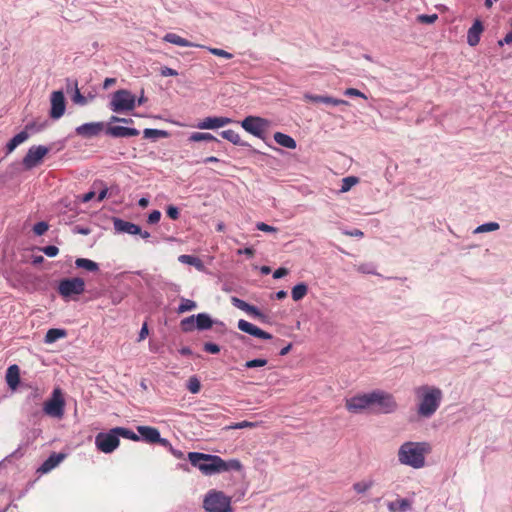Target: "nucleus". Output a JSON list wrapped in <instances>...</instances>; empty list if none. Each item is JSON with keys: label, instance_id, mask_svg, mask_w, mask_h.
Here are the masks:
<instances>
[{"label": "nucleus", "instance_id": "obj_19", "mask_svg": "<svg viewBox=\"0 0 512 512\" xmlns=\"http://www.w3.org/2000/svg\"><path fill=\"white\" fill-rule=\"evenodd\" d=\"M139 130L132 127L108 125L105 134L114 138L134 137L139 135Z\"/></svg>", "mask_w": 512, "mask_h": 512}, {"label": "nucleus", "instance_id": "obj_38", "mask_svg": "<svg viewBox=\"0 0 512 512\" xmlns=\"http://www.w3.org/2000/svg\"><path fill=\"white\" fill-rule=\"evenodd\" d=\"M113 431L117 434V437L120 439V437H123L125 439H129L132 441H140V437L138 434H136L134 431H132L129 428L126 427H114Z\"/></svg>", "mask_w": 512, "mask_h": 512}, {"label": "nucleus", "instance_id": "obj_43", "mask_svg": "<svg viewBox=\"0 0 512 512\" xmlns=\"http://www.w3.org/2000/svg\"><path fill=\"white\" fill-rule=\"evenodd\" d=\"M74 85V92H73V95L71 97L72 101L75 103V104H78V105H81V106H84L88 103V98L83 96L78 88V83H72Z\"/></svg>", "mask_w": 512, "mask_h": 512}, {"label": "nucleus", "instance_id": "obj_55", "mask_svg": "<svg viewBox=\"0 0 512 512\" xmlns=\"http://www.w3.org/2000/svg\"><path fill=\"white\" fill-rule=\"evenodd\" d=\"M437 19H438L437 14H431V15L421 14L418 16L419 22L426 23V24H433Z\"/></svg>", "mask_w": 512, "mask_h": 512}, {"label": "nucleus", "instance_id": "obj_61", "mask_svg": "<svg viewBox=\"0 0 512 512\" xmlns=\"http://www.w3.org/2000/svg\"><path fill=\"white\" fill-rule=\"evenodd\" d=\"M256 228L260 231H263V232H268V233H271V232H276L277 231V228L274 227V226H271V225H268L264 222H258L256 224Z\"/></svg>", "mask_w": 512, "mask_h": 512}, {"label": "nucleus", "instance_id": "obj_13", "mask_svg": "<svg viewBox=\"0 0 512 512\" xmlns=\"http://www.w3.org/2000/svg\"><path fill=\"white\" fill-rule=\"evenodd\" d=\"M51 109L49 112V115L52 119H59L61 118L66 109V101L63 91H54L51 94Z\"/></svg>", "mask_w": 512, "mask_h": 512}, {"label": "nucleus", "instance_id": "obj_46", "mask_svg": "<svg viewBox=\"0 0 512 512\" xmlns=\"http://www.w3.org/2000/svg\"><path fill=\"white\" fill-rule=\"evenodd\" d=\"M373 481L370 480V481H360V482H356L353 484V489L361 494V493H365L366 491H368L372 486H373Z\"/></svg>", "mask_w": 512, "mask_h": 512}, {"label": "nucleus", "instance_id": "obj_27", "mask_svg": "<svg viewBox=\"0 0 512 512\" xmlns=\"http://www.w3.org/2000/svg\"><path fill=\"white\" fill-rule=\"evenodd\" d=\"M196 329L199 331H204L211 329L215 323V319L205 312L199 313L195 315Z\"/></svg>", "mask_w": 512, "mask_h": 512}, {"label": "nucleus", "instance_id": "obj_17", "mask_svg": "<svg viewBox=\"0 0 512 512\" xmlns=\"http://www.w3.org/2000/svg\"><path fill=\"white\" fill-rule=\"evenodd\" d=\"M242 464L238 459L223 460L220 456L215 455L213 474L226 471H240Z\"/></svg>", "mask_w": 512, "mask_h": 512}, {"label": "nucleus", "instance_id": "obj_7", "mask_svg": "<svg viewBox=\"0 0 512 512\" xmlns=\"http://www.w3.org/2000/svg\"><path fill=\"white\" fill-rule=\"evenodd\" d=\"M241 127L251 135L265 140V132L270 126L268 119L259 116H247L241 122Z\"/></svg>", "mask_w": 512, "mask_h": 512}, {"label": "nucleus", "instance_id": "obj_58", "mask_svg": "<svg viewBox=\"0 0 512 512\" xmlns=\"http://www.w3.org/2000/svg\"><path fill=\"white\" fill-rule=\"evenodd\" d=\"M344 95L345 96H354V97H361V98H364V99H367V96L362 93L360 90L356 89V88H347L345 91H344Z\"/></svg>", "mask_w": 512, "mask_h": 512}, {"label": "nucleus", "instance_id": "obj_42", "mask_svg": "<svg viewBox=\"0 0 512 512\" xmlns=\"http://www.w3.org/2000/svg\"><path fill=\"white\" fill-rule=\"evenodd\" d=\"M197 307V304L195 301L193 300H190V299H186V298H181V302L177 308V312L178 313H184V312H187V311H192L194 310L195 308Z\"/></svg>", "mask_w": 512, "mask_h": 512}, {"label": "nucleus", "instance_id": "obj_39", "mask_svg": "<svg viewBox=\"0 0 512 512\" xmlns=\"http://www.w3.org/2000/svg\"><path fill=\"white\" fill-rule=\"evenodd\" d=\"M308 292V286L306 283L301 282L296 284L291 291L292 299L294 301H300L302 300Z\"/></svg>", "mask_w": 512, "mask_h": 512}, {"label": "nucleus", "instance_id": "obj_4", "mask_svg": "<svg viewBox=\"0 0 512 512\" xmlns=\"http://www.w3.org/2000/svg\"><path fill=\"white\" fill-rule=\"evenodd\" d=\"M136 106V97L127 89L115 91L109 102V108L115 113L131 111Z\"/></svg>", "mask_w": 512, "mask_h": 512}, {"label": "nucleus", "instance_id": "obj_30", "mask_svg": "<svg viewBox=\"0 0 512 512\" xmlns=\"http://www.w3.org/2000/svg\"><path fill=\"white\" fill-rule=\"evenodd\" d=\"M30 392L26 396L24 404L23 405H33V404H40L44 391L40 389L38 386H29Z\"/></svg>", "mask_w": 512, "mask_h": 512}, {"label": "nucleus", "instance_id": "obj_24", "mask_svg": "<svg viewBox=\"0 0 512 512\" xmlns=\"http://www.w3.org/2000/svg\"><path fill=\"white\" fill-rule=\"evenodd\" d=\"M138 436L140 437V441L146 442L148 444H156V440H158V434L160 431L152 426H137Z\"/></svg>", "mask_w": 512, "mask_h": 512}, {"label": "nucleus", "instance_id": "obj_14", "mask_svg": "<svg viewBox=\"0 0 512 512\" xmlns=\"http://www.w3.org/2000/svg\"><path fill=\"white\" fill-rule=\"evenodd\" d=\"M105 128L103 122L84 123L75 129V133L83 138H93L98 136Z\"/></svg>", "mask_w": 512, "mask_h": 512}, {"label": "nucleus", "instance_id": "obj_36", "mask_svg": "<svg viewBox=\"0 0 512 512\" xmlns=\"http://www.w3.org/2000/svg\"><path fill=\"white\" fill-rule=\"evenodd\" d=\"M170 133L166 130L154 129V128H146L143 130V137L145 139H151L156 141L159 138H168Z\"/></svg>", "mask_w": 512, "mask_h": 512}, {"label": "nucleus", "instance_id": "obj_59", "mask_svg": "<svg viewBox=\"0 0 512 512\" xmlns=\"http://www.w3.org/2000/svg\"><path fill=\"white\" fill-rule=\"evenodd\" d=\"M215 332L220 334V335H224L228 332V328L226 326V324L222 321H219L217 319H215Z\"/></svg>", "mask_w": 512, "mask_h": 512}, {"label": "nucleus", "instance_id": "obj_20", "mask_svg": "<svg viewBox=\"0 0 512 512\" xmlns=\"http://www.w3.org/2000/svg\"><path fill=\"white\" fill-rule=\"evenodd\" d=\"M220 135L224 139H226L227 141L231 142L234 145L248 147L251 154H255V155L256 154H261V155H264V153H262L261 151L253 148L248 142L243 141L240 138V135L237 132H235L234 130H231V129L224 130V131H222L220 133Z\"/></svg>", "mask_w": 512, "mask_h": 512}, {"label": "nucleus", "instance_id": "obj_50", "mask_svg": "<svg viewBox=\"0 0 512 512\" xmlns=\"http://www.w3.org/2000/svg\"><path fill=\"white\" fill-rule=\"evenodd\" d=\"M208 51L215 55V56H218V57H223V58H226V59H231L233 58V54L228 52V51H225L223 49H220V48H210V47H207Z\"/></svg>", "mask_w": 512, "mask_h": 512}, {"label": "nucleus", "instance_id": "obj_53", "mask_svg": "<svg viewBox=\"0 0 512 512\" xmlns=\"http://www.w3.org/2000/svg\"><path fill=\"white\" fill-rule=\"evenodd\" d=\"M167 216L172 220H177L180 216L179 208L174 205H169L166 209Z\"/></svg>", "mask_w": 512, "mask_h": 512}, {"label": "nucleus", "instance_id": "obj_11", "mask_svg": "<svg viewBox=\"0 0 512 512\" xmlns=\"http://www.w3.org/2000/svg\"><path fill=\"white\" fill-rule=\"evenodd\" d=\"M50 148L44 145L31 146L22 159V165L25 170H30L38 166L43 158L49 153Z\"/></svg>", "mask_w": 512, "mask_h": 512}, {"label": "nucleus", "instance_id": "obj_51", "mask_svg": "<svg viewBox=\"0 0 512 512\" xmlns=\"http://www.w3.org/2000/svg\"><path fill=\"white\" fill-rule=\"evenodd\" d=\"M40 250L45 255H47L48 257H51V258L57 256L59 253V249L55 245H47V246L40 248Z\"/></svg>", "mask_w": 512, "mask_h": 512}, {"label": "nucleus", "instance_id": "obj_6", "mask_svg": "<svg viewBox=\"0 0 512 512\" xmlns=\"http://www.w3.org/2000/svg\"><path fill=\"white\" fill-rule=\"evenodd\" d=\"M43 412L45 415L56 419H62L65 413V400L60 388H55L51 397L44 402Z\"/></svg>", "mask_w": 512, "mask_h": 512}, {"label": "nucleus", "instance_id": "obj_31", "mask_svg": "<svg viewBox=\"0 0 512 512\" xmlns=\"http://www.w3.org/2000/svg\"><path fill=\"white\" fill-rule=\"evenodd\" d=\"M275 142L285 148L288 149H295L297 146V143L294 138H292L290 135L282 133V132H276L273 136Z\"/></svg>", "mask_w": 512, "mask_h": 512}, {"label": "nucleus", "instance_id": "obj_33", "mask_svg": "<svg viewBox=\"0 0 512 512\" xmlns=\"http://www.w3.org/2000/svg\"><path fill=\"white\" fill-rule=\"evenodd\" d=\"M178 261L182 264L194 266L198 271H204L205 269L203 261L197 256L182 254L178 257Z\"/></svg>", "mask_w": 512, "mask_h": 512}, {"label": "nucleus", "instance_id": "obj_49", "mask_svg": "<svg viewBox=\"0 0 512 512\" xmlns=\"http://www.w3.org/2000/svg\"><path fill=\"white\" fill-rule=\"evenodd\" d=\"M256 426H257V424L254 422L242 421V422L233 423V424L227 426L226 428L236 430V429H244V428H254Z\"/></svg>", "mask_w": 512, "mask_h": 512}, {"label": "nucleus", "instance_id": "obj_16", "mask_svg": "<svg viewBox=\"0 0 512 512\" xmlns=\"http://www.w3.org/2000/svg\"><path fill=\"white\" fill-rule=\"evenodd\" d=\"M238 329L256 338L264 340H271L273 338L272 334L260 329L259 327L244 319H240L238 321Z\"/></svg>", "mask_w": 512, "mask_h": 512}, {"label": "nucleus", "instance_id": "obj_34", "mask_svg": "<svg viewBox=\"0 0 512 512\" xmlns=\"http://www.w3.org/2000/svg\"><path fill=\"white\" fill-rule=\"evenodd\" d=\"M75 266L79 269H85L89 272H98L99 264L88 258H77L75 260Z\"/></svg>", "mask_w": 512, "mask_h": 512}, {"label": "nucleus", "instance_id": "obj_62", "mask_svg": "<svg viewBox=\"0 0 512 512\" xmlns=\"http://www.w3.org/2000/svg\"><path fill=\"white\" fill-rule=\"evenodd\" d=\"M72 231L75 234L89 235L92 230L87 226L76 225L73 227Z\"/></svg>", "mask_w": 512, "mask_h": 512}, {"label": "nucleus", "instance_id": "obj_10", "mask_svg": "<svg viewBox=\"0 0 512 512\" xmlns=\"http://www.w3.org/2000/svg\"><path fill=\"white\" fill-rule=\"evenodd\" d=\"M215 455L201 452H189L188 460L192 466L198 468L204 475H213Z\"/></svg>", "mask_w": 512, "mask_h": 512}, {"label": "nucleus", "instance_id": "obj_8", "mask_svg": "<svg viewBox=\"0 0 512 512\" xmlns=\"http://www.w3.org/2000/svg\"><path fill=\"white\" fill-rule=\"evenodd\" d=\"M372 406L378 407V412L383 414L393 413L397 410L398 404L394 396L382 390L371 392Z\"/></svg>", "mask_w": 512, "mask_h": 512}, {"label": "nucleus", "instance_id": "obj_5", "mask_svg": "<svg viewBox=\"0 0 512 512\" xmlns=\"http://www.w3.org/2000/svg\"><path fill=\"white\" fill-rule=\"evenodd\" d=\"M57 291L63 299H72L85 291V281L80 277L63 278L58 283Z\"/></svg>", "mask_w": 512, "mask_h": 512}, {"label": "nucleus", "instance_id": "obj_64", "mask_svg": "<svg viewBox=\"0 0 512 512\" xmlns=\"http://www.w3.org/2000/svg\"><path fill=\"white\" fill-rule=\"evenodd\" d=\"M160 74L161 76L163 77H167V76H177L178 75V72L172 68H169V67H162L161 70H160Z\"/></svg>", "mask_w": 512, "mask_h": 512}, {"label": "nucleus", "instance_id": "obj_41", "mask_svg": "<svg viewBox=\"0 0 512 512\" xmlns=\"http://www.w3.org/2000/svg\"><path fill=\"white\" fill-rule=\"evenodd\" d=\"M359 182V178L356 176H348L342 179V185L340 188V193L348 192L354 185Z\"/></svg>", "mask_w": 512, "mask_h": 512}, {"label": "nucleus", "instance_id": "obj_44", "mask_svg": "<svg viewBox=\"0 0 512 512\" xmlns=\"http://www.w3.org/2000/svg\"><path fill=\"white\" fill-rule=\"evenodd\" d=\"M499 224L497 222H487L484 224L479 225L475 230L474 233H484V232H491L499 229Z\"/></svg>", "mask_w": 512, "mask_h": 512}, {"label": "nucleus", "instance_id": "obj_45", "mask_svg": "<svg viewBox=\"0 0 512 512\" xmlns=\"http://www.w3.org/2000/svg\"><path fill=\"white\" fill-rule=\"evenodd\" d=\"M187 389L192 394H197V393L200 392L201 383H200L199 379L196 376H192V377L189 378V380L187 382Z\"/></svg>", "mask_w": 512, "mask_h": 512}, {"label": "nucleus", "instance_id": "obj_25", "mask_svg": "<svg viewBox=\"0 0 512 512\" xmlns=\"http://www.w3.org/2000/svg\"><path fill=\"white\" fill-rule=\"evenodd\" d=\"M40 406L39 404L23 405L27 420L33 425H37L43 417V408L41 409Z\"/></svg>", "mask_w": 512, "mask_h": 512}, {"label": "nucleus", "instance_id": "obj_48", "mask_svg": "<svg viewBox=\"0 0 512 512\" xmlns=\"http://www.w3.org/2000/svg\"><path fill=\"white\" fill-rule=\"evenodd\" d=\"M49 229V225L45 221H39L33 226V232L37 236L43 235Z\"/></svg>", "mask_w": 512, "mask_h": 512}, {"label": "nucleus", "instance_id": "obj_28", "mask_svg": "<svg viewBox=\"0 0 512 512\" xmlns=\"http://www.w3.org/2000/svg\"><path fill=\"white\" fill-rule=\"evenodd\" d=\"M164 41L168 42V43H171V44H174V45H178V46H183V47H201V48H205V46H202V45H198V44H195V43H192L190 41H188L187 39L185 38H182L181 36H179L178 34L176 33H167L165 36H164Z\"/></svg>", "mask_w": 512, "mask_h": 512}, {"label": "nucleus", "instance_id": "obj_32", "mask_svg": "<svg viewBox=\"0 0 512 512\" xmlns=\"http://www.w3.org/2000/svg\"><path fill=\"white\" fill-rule=\"evenodd\" d=\"M29 137V134L26 130H23L12 137L8 143L6 144V154L12 153L18 145L26 141Z\"/></svg>", "mask_w": 512, "mask_h": 512}, {"label": "nucleus", "instance_id": "obj_47", "mask_svg": "<svg viewBox=\"0 0 512 512\" xmlns=\"http://www.w3.org/2000/svg\"><path fill=\"white\" fill-rule=\"evenodd\" d=\"M267 364V360L264 358H256L245 362L244 367L247 369L263 367Z\"/></svg>", "mask_w": 512, "mask_h": 512}, {"label": "nucleus", "instance_id": "obj_23", "mask_svg": "<svg viewBox=\"0 0 512 512\" xmlns=\"http://www.w3.org/2000/svg\"><path fill=\"white\" fill-rule=\"evenodd\" d=\"M484 30V26L481 20L476 19L472 26L468 29L467 32V43L474 47L476 46L480 41V36Z\"/></svg>", "mask_w": 512, "mask_h": 512}, {"label": "nucleus", "instance_id": "obj_22", "mask_svg": "<svg viewBox=\"0 0 512 512\" xmlns=\"http://www.w3.org/2000/svg\"><path fill=\"white\" fill-rule=\"evenodd\" d=\"M5 379L8 387L15 391L21 384L19 366L16 364L10 365L6 370Z\"/></svg>", "mask_w": 512, "mask_h": 512}, {"label": "nucleus", "instance_id": "obj_2", "mask_svg": "<svg viewBox=\"0 0 512 512\" xmlns=\"http://www.w3.org/2000/svg\"><path fill=\"white\" fill-rule=\"evenodd\" d=\"M426 443L419 442H405L398 451V459L401 464L411 466L415 469L422 468L425 464V449Z\"/></svg>", "mask_w": 512, "mask_h": 512}, {"label": "nucleus", "instance_id": "obj_15", "mask_svg": "<svg viewBox=\"0 0 512 512\" xmlns=\"http://www.w3.org/2000/svg\"><path fill=\"white\" fill-rule=\"evenodd\" d=\"M233 120L229 117L223 116H210L204 118L202 121L198 122L195 127L201 130H210L224 127L232 123Z\"/></svg>", "mask_w": 512, "mask_h": 512}, {"label": "nucleus", "instance_id": "obj_52", "mask_svg": "<svg viewBox=\"0 0 512 512\" xmlns=\"http://www.w3.org/2000/svg\"><path fill=\"white\" fill-rule=\"evenodd\" d=\"M203 350L210 354H218L220 352V346L212 342H206L203 345Z\"/></svg>", "mask_w": 512, "mask_h": 512}, {"label": "nucleus", "instance_id": "obj_1", "mask_svg": "<svg viewBox=\"0 0 512 512\" xmlns=\"http://www.w3.org/2000/svg\"><path fill=\"white\" fill-rule=\"evenodd\" d=\"M419 400L417 414L422 418H431L439 408L442 400V391L438 387L421 385L414 389Z\"/></svg>", "mask_w": 512, "mask_h": 512}, {"label": "nucleus", "instance_id": "obj_35", "mask_svg": "<svg viewBox=\"0 0 512 512\" xmlns=\"http://www.w3.org/2000/svg\"><path fill=\"white\" fill-rule=\"evenodd\" d=\"M67 331L60 328H51L47 331L44 341L47 344L56 342L57 340L66 337Z\"/></svg>", "mask_w": 512, "mask_h": 512}, {"label": "nucleus", "instance_id": "obj_12", "mask_svg": "<svg viewBox=\"0 0 512 512\" xmlns=\"http://www.w3.org/2000/svg\"><path fill=\"white\" fill-rule=\"evenodd\" d=\"M372 406L371 392L346 399L345 407L352 413H360Z\"/></svg>", "mask_w": 512, "mask_h": 512}, {"label": "nucleus", "instance_id": "obj_56", "mask_svg": "<svg viewBox=\"0 0 512 512\" xmlns=\"http://www.w3.org/2000/svg\"><path fill=\"white\" fill-rule=\"evenodd\" d=\"M46 126V122L44 123H37V122H31V123H28L25 127V130L26 132L29 130V131H32V132H40L42 131Z\"/></svg>", "mask_w": 512, "mask_h": 512}, {"label": "nucleus", "instance_id": "obj_60", "mask_svg": "<svg viewBox=\"0 0 512 512\" xmlns=\"http://www.w3.org/2000/svg\"><path fill=\"white\" fill-rule=\"evenodd\" d=\"M244 312L248 313L250 316H253L254 318L262 316V312L260 311V309L251 304L247 306Z\"/></svg>", "mask_w": 512, "mask_h": 512}, {"label": "nucleus", "instance_id": "obj_40", "mask_svg": "<svg viewBox=\"0 0 512 512\" xmlns=\"http://www.w3.org/2000/svg\"><path fill=\"white\" fill-rule=\"evenodd\" d=\"M181 330L185 333L192 332L196 329L195 315L188 316L180 322Z\"/></svg>", "mask_w": 512, "mask_h": 512}, {"label": "nucleus", "instance_id": "obj_37", "mask_svg": "<svg viewBox=\"0 0 512 512\" xmlns=\"http://www.w3.org/2000/svg\"><path fill=\"white\" fill-rule=\"evenodd\" d=\"M190 142H216L221 143L216 137H214L211 133L207 132H193L188 139Z\"/></svg>", "mask_w": 512, "mask_h": 512}, {"label": "nucleus", "instance_id": "obj_18", "mask_svg": "<svg viewBox=\"0 0 512 512\" xmlns=\"http://www.w3.org/2000/svg\"><path fill=\"white\" fill-rule=\"evenodd\" d=\"M112 222L116 233H127L130 235H138V233H141V227L135 223L118 217H113Z\"/></svg>", "mask_w": 512, "mask_h": 512}, {"label": "nucleus", "instance_id": "obj_26", "mask_svg": "<svg viewBox=\"0 0 512 512\" xmlns=\"http://www.w3.org/2000/svg\"><path fill=\"white\" fill-rule=\"evenodd\" d=\"M413 501L408 498L397 499L389 502L387 508L390 512H407L412 510Z\"/></svg>", "mask_w": 512, "mask_h": 512}, {"label": "nucleus", "instance_id": "obj_9", "mask_svg": "<svg viewBox=\"0 0 512 512\" xmlns=\"http://www.w3.org/2000/svg\"><path fill=\"white\" fill-rule=\"evenodd\" d=\"M120 439L113 428L107 432H100L95 436L96 448L105 454H110L118 448Z\"/></svg>", "mask_w": 512, "mask_h": 512}, {"label": "nucleus", "instance_id": "obj_63", "mask_svg": "<svg viewBox=\"0 0 512 512\" xmlns=\"http://www.w3.org/2000/svg\"><path fill=\"white\" fill-rule=\"evenodd\" d=\"M288 273H289V270L287 268L280 267L273 272V278L281 279V278L285 277L286 275H288Z\"/></svg>", "mask_w": 512, "mask_h": 512}, {"label": "nucleus", "instance_id": "obj_57", "mask_svg": "<svg viewBox=\"0 0 512 512\" xmlns=\"http://www.w3.org/2000/svg\"><path fill=\"white\" fill-rule=\"evenodd\" d=\"M231 303L234 307H236L242 311H245L247 306L249 305V303L245 302L244 300H242L236 296L231 297Z\"/></svg>", "mask_w": 512, "mask_h": 512}, {"label": "nucleus", "instance_id": "obj_3", "mask_svg": "<svg viewBox=\"0 0 512 512\" xmlns=\"http://www.w3.org/2000/svg\"><path fill=\"white\" fill-rule=\"evenodd\" d=\"M203 507L207 512H232L231 498L217 490H210L206 494Z\"/></svg>", "mask_w": 512, "mask_h": 512}, {"label": "nucleus", "instance_id": "obj_21", "mask_svg": "<svg viewBox=\"0 0 512 512\" xmlns=\"http://www.w3.org/2000/svg\"><path fill=\"white\" fill-rule=\"evenodd\" d=\"M66 457L64 453L53 452L50 456L41 464L37 469V472L45 474L54 469L59 463H61Z\"/></svg>", "mask_w": 512, "mask_h": 512}, {"label": "nucleus", "instance_id": "obj_54", "mask_svg": "<svg viewBox=\"0 0 512 512\" xmlns=\"http://www.w3.org/2000/svg\"><path fill=\"white\" fill-rule=\"evenodd\" d=\"M161 212L159 210H153L147 217V223L150 225L157 224L160 221Z\"/></svg>", "mask_w": 512, "mask_h": 512}, {"label": "nucleus", "instance_id": "obj_29", "mask_svg": "<svg viewBox=\"0 0 512 512\" xmlns=\"http://www.w3.org/2000/svg\"><path fill=\"white\" fill-rule=\"evenodd\" d=\"M308 98L315 103H323L326 105L338 106V105H348L349 104L348 101H346V100L337 99V98H334L331 96L310 95V96H308Z\"/></svg>", "mask_w": 512, "mask_h": 512}]
</instances>
